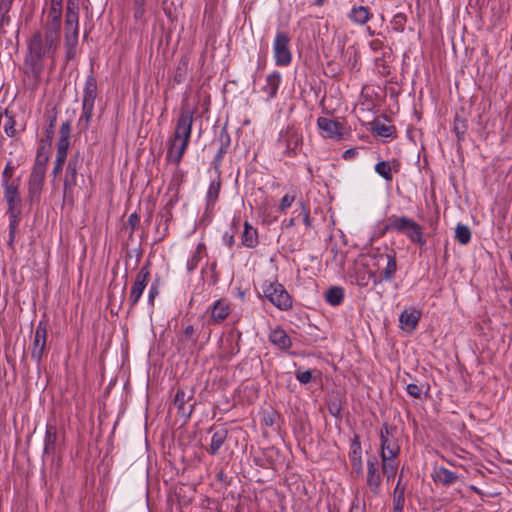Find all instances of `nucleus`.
<instances>
[{"mask_svg": "<svg viewBox=\"0 0 512 512\" xmlns=\"http://www.w3.org/2000/svg\"><path fill=\"white\" fill-rule=\"evenodd\" d=\"M59 33L55 26H45L36 32L28 43L25 57V74L37 82L46 65L54 67L55 55L59 45Z\"/></svg>", "mask_w": 512, "mask_h": 512, "instance_id": "obj_1", "label": "nucleus"}, {"mask_svg": "<svg viewBox=\"0 0 512 512\" xmlns=\"http://www.w3.org/2000/svg\"><path fill=\"white\" fill-rule=\"evenodd\" d=\"M193 121L194 111L189 108H183L177 119L174 133L168 140L166 158L169 162L176 165L181 162L190 142Z\"/></svg>", "mask_w": 512, "mask_h": 512, "instance_id": "obj_2", "label": "nucleus"}, {"mask_svg": "<svg viewBox=\"0 0 512 512\" xmlns=\"http://www.w3.org/2000/svg\"><path fill=\"white\" fill-rule=\"evenodd\" d=\"M395 428L383 425L380 429V457L382 473L387 481L393 479L398 469L400 445L394 434Z\"/></svg>", "mask_w": 512, "mask_h": 512, "instance_id": "obj_3", "label": "nucleus"}, {"mask_svg": "<svg viewBox=\"0 0 512 512\" xmlns=\"http://www.w3.org/2000/svg\"><path fill=\"white\" fill-rule=\"evenodd\" d=\"M385 231H396L404 234L410 242L423 247L426 244L421 225L406 216L391 215Z\"/></svg>", "mask_w": 512, "mask_h": 512, "instance_id": "obj_4", "label": "nucleus"}, {"mask_svg": "<svg viewBox=\"0 0 512 512\" xmlns=\"http://www.w3.org/2000/svg\"><path fill=\"white\" fill-rule=\"evenodd\" d=\"M79 15L74 1L69 0L65 19V46L68 60L74 58L78 44Z\"/></svg>", "mask_w": 512, "mask_h": 512, "instance_id": "obj_5", "label": "nucleus"}, {"mask_svg": "<svg viewBox=\"0 0 512 512\" xmlns=\"http://www.w3.org/2000/svg\"><path fill=\"white\" fill-rule=\"evenodd\" d=\"M262 292L263 296L281 311H288L293 306L292 297L277 281H265L262 284Z\"/></svg>", "mask_w": 512, "mask_h": 512, "instance_id": "obj_6", "label": "nucleus"}, {"mask_svg": "<svg viewBox=\"0 0 512 512\" xmlns=\"http://www.w3.org/2000/svg\"><path fill=\"white\" fill-rule=\"evenodd\" d=\"M289 44V36L284 32L278 31L273 41L274 61L277 66L285 67L292 62V52Z\"/></svg>", "mask_w": 512, "mask_h": 512, "instance_id": "obj_7", "label": "nucleus"}, {"mask_svg": "<svg viewBox=\"0 0 512 512\" xmlns=\"http://www.w3.org/2000/svg\"><path fill=\"white\" fill-rule=\"evenodd\" d=\"M317 127L324 138L339 141L344 136V122L339 119L328 117H319L317 119Z\"/></svg>", "mask_w": 512, "mask_h": 512, "instance_id": "obj_8", "label": "nucleus"}, {"mask_svg": "<svg viewBox=\"0 0 512 512\" xmlns=\"http://www.w3.org/2000/svg\"><path fill=\"white\" fill-rule=\"evenodd\" d=\"M303 142L302 133L295 128H288L280 133L278 144L283 147V152L287 156H292L297 153Z\"/></svg>", "mask_w": 512, "mask_h": 512, "instance_id": "obj_9", "label": "nucleus"}, {"mask_svg": "<svg viewBox=\"0 0 512 512\" xmlns=\"http://www.w3.org/2000/svg\"><path fill=\"white\" fill-rule=\"evenodd\" d=\"M47 161V155H42L41 153H38L37 164L34 166L28 182V192L31 197L39 194L42 188L45 177V164Z\"/></svg>", "mask_w": 512, "mask_h": 512, "instance_id": "obj_10", "label": "nucleus"}, {"mask_svg": "<svg viewBox=\"0 0 512 512\" xmlns=\"http://www.w3.org/2000/svg\"><path fill=\"white\" fill-rule=\"evenodd\" d=\"M48 333V323L46 320H40L34 334V340L31 347V357L36 361L40 362L46 349Z\"/></svg>", "mask_w": 512, "mask_h": 512, "instance_id": "obj_11", "label": "nucleus"}, {"mask_svg": "<svg viewBox=\"0 0 512 512\" xmlns=\"http://www.w3.org/2000/svg\"><path fill=\"white\" fill-rule=\"evenodd\" d=\"M149 276H150L149 265L142 266L140 268L139 272L137 273L134 283L131 287V291H130V295H129V302H130L131 306H135L139 302V300L148 284Z\"/></svg>", "mask_w": 512, "mask_h": 512, "instance_id": "obj_12", "label": "nucleus"}, {"mask_svg": "<svg viewBox=\"0 0 512 512\" xmlns=\"http://www.w3.org/2000/svg\"><path fill=\"white\" fill-rule=\"evenodd\" d=\"M421 310L410 307L405 309L399 316L400 327L406 332H413L421 318Z\"/></svg>", "mask_w": 512, "mask_h": 512, "instance_id": "obj_13", "label": "nucleus"}, {"mask_svg": "<svg viewBox=\"0 0 512 512\" xmlns=\"http://www.w3.org/2000/svg\"><path fill=\"white\" fill-rule=\"evenodd\" d=\"M381 475L378 468V459L371 456L367 460V485L373 493L380 490Z\"/></svg>", "mask_w": 512, "mask_h": 512, "instance_id": "obj_14", "label": "nucleus"}, {"mask_svg": "<svg viewBox=\"0 0 512 512\" xmlns=\"http://www.w3.org/2000/svg\"><path fill=\"white\" fill-rule=\"evenodd\" d=\"M2 187L8 210L21 209V197L19 194L20 182L5 183Z\"/></svg>", "mask_w": 512, "mask_h": 512, "instance_id": "obj_15", "label": "nucleus"}, {"mask_svg": "<svg viewBox=\"0 0 512 512\" xmlns=\"http://www.w3.org/2000/svg\"><path fill=\"white\" fill-rule=\"evenodd\" d=\"M431 477L434 482L444 486H449L457 482L459 476L442 466H435L431 473Z\"/></svg>", "mask_w": 512, "mask_h": 512, "instance_id": "obj_16", "label": "nucleus"}, {"mask_svg": "<svg viewBox=\"0 0 512 512\" xmlns=\"http://www.w3.org/2000/svg\"><path fill=\"white\" fill-rule=\"evenodd\" d=\"M270 343L281 350H288L292 346V341L286 331L280 327L272 329L268 335Z\"/></svg>", "mask_w": 512, "mask_h": 512, "instance_id": "obj_17", "label": "nucleus"}, {"mask_svg": "<svg viewBox=\"0 0 512 512\" xmlns=\"http://www.w3.org/2000/svg\"><path fill=\"white\" fill-rule=\"evenodd\" d=\"M281 74L279 72H272L266 77V83L262 87L263 93L266 94V101H270L277 96L279 86L281 84Z\"/></svg>", "mask_w": 512, "mask_h": 512, "instance_id": "obj_18", "label": "nucleus"}, {"mask_svg": "<svg viewBox=\"0 0 512 512\" xmlns=\"http://www.w3.org/2000/svg\"><path fill=\"white\" fill-rule=\"evenodd\" d=\"M375 172L381 176L387 183H391L393 180V172L399 171V162L393 161H379L375 167Z\"/></svg>", "mask_w": 512, "mask_h": 512, "instance_id": "obj_19", "label": "nucleus"}, {"mask_svg": "<svg viewBox=\"0 0 512 512\" xmlns=\"http://www.w3.org/2000/svg\"><path fill=\"white\" fill-rule=\"evenodd\" d=\"M97 97V81L93 75H89L86 79L84 89H83V100L82 103L85 104L88 108L90 104H95V100Z\"/></svg>", "mask_w": 512, "mask_h": 512, "instance_id": "obj_20", "label": "nucleus"}, {"mask_svg": "<svg viewBox=\"0 0 512 512\" xmlns=\"http://www.w3.org/2000/svg\"><path fill=\"white\" fill-rule=\"evenodd\" d=\"M220 193V182L212 181L206 192V209L205 215L210 217L213 214L215 204L218 200Z\"/></svg>", "mask_w": 512, "mask_h": 512, "instance_id": "obj_21", "label": "nucleus"}, {"mask_svg": "<svg viewBox=\"0 0 512 512\" xmlns=\"http://www.w3.org/2000/svg\"><path fill=\"white\" fill-rule=\"evenodd\" d=\"M62 15V0H51L49 12L47 14V22L45 26H55L60 30Z\"/></svg>", "mask_w": 512, "mask_h": 512, "instance_id": "obj_22", "label": "nucleus"}, {"mask_svg": "<svg viewBox=\"0 0 512 512\" xmlns=\"http://www.w3.org/2000/svg\"><path fill=\"white\" fill-rule=\"evenodd\" d=\"M80 163L79 159L77 157L72 158L69 160L67 168H66V174L64 178V188L65 190L72 189L77 182V172L79 169Z\"/></svg>", "mask_w": 512, "mask_h": 512, "instance_id": "obj_23", "label": "nucleus"}, {"mask_svg": "<svg viewBox=\"0 0 512 512\" xmlns=\"http://www.w3.org/2000/svg\"><path fill=\"white\" fill-rule=\"evenodd\" d=\"M57 443V427L55 424L47 423L44 438V454H54Z\"/></svg>", "mask_w": 512, "mask_h": 512, "instance_id": "obj_24", "label": "nucleus"}, {"mask_svg": "<svg viewBox=\"0 0 512 512\" xmlns=\"http://www.w3.org/2000/svg\"><path fill=\"white\" fill-rule=\"evenodd\" d=\"M348 17L353 23L357 25H364L371 19L372 14L367 7L355 5L351 8Z\"/></svg>", "mask_w": 512, "mask_h": 512, "instance_id": "obj_25", "label": "nucleus"}, {"mask_svg": "<svg viewBox=\"0 0 512 512\" xmlns=\"http://www.w3.org/2000/svg\"><path fill=\"white\" fill-rule=\"evenodd\" d=\"M241 242L247 248H254L258 244L257 230L249 222L244 223Z\"/></svg>", "mask_w": 512, "mask_h": 512, "instance_id": "obj_26", "label": "nucleus"}, {"mask_svg": "<svg viewBox=\"0 0 512 512\" xmlns=\"http://www.w3.org/2000/svg\"><path fill=\"white\" fill-rule=\"evenodd\" d=\"M387 264L381 273L382 281H391L397 271V262L395 252L388 253L385 255Z\"/></svg>", "mask_w": 512, "mask_h": 512, "instance_id": "obj_27", "label": "nucleus"}, {"mask_svg": "<svg viewBox=\"0 0 512 512\" xmlns=\"http://www.w3.org/2000/svg\"><path fill=\"white\" fill-rule=\"evenodd\" d=\"M226 439L227 431L225 429L216 430L212 435L208 452L212 455L217 454L222 445L225 443Z\"/></svg>", "mask_w": 512, "mask_h": 512, "instance_id": "obj_28", "label": "nucleus"}, {"mask_svg": "<svg viewBox=\"0 0 512 512\" xmlns=\"http://www.w3.org/2000/svg\"><path fill=\"white\" fill-rule=\"evenodd\" d=\"M229 315V305L222 300L214 303L211 310V317L215 322L223 321Z\"/></svg>", "mask_w": 512, "mask_h": 512, "instance_id": "obj_29", "label": "nucleus"}, {"mask_svg": "<svg viewBox=\"0 0 512 512\" xmlns=\"http://www.w3.org/2000/svg\"><path fill=\"white\" fill-rule=\"evenodd\" d=\"M344 299V289L338 286L331 287L325 294V300L332 306H338Z\"/></svg>", "mask_w": 512, "mask_h": 512, "instance_id": "obj_30", "label": "nucleus"}, {"mask_svg": "<svg viewBox=\"0 0 512 512\" xmlns=\"http://www.w3.org/2000/svg\"><path fill=\"white\" fill-rule=\"evenodd\" d=\"M405 504V489L400 486L398 481L393 494V512H403Z\"/></svg>", "mask_w": 512, "mask_h": 512, "instance_id": "obj_31", "label": "nucleus"}, {"mask_svg": "<svg viewBox=\"0 0 512 512\" xmlns=\"http://www.w3.org/2000/svg\"><path fill=\"white\" fill-rule=\"evenodd\" d=\"M350 460L352 467L360 473L362 471V458H361V446L358 440H354L352 443V449L350 452Z\"/></svg>", "mask_w": 512, "mask_h": 512, "instance_id": "obj_32", "label": "nucleus"}, {"mask_svg": "<svg viewBox=\"0 0 512 512\" xmlns=\"http://www.w3.org/2000/svg\"><path fill=\"white\" fill-rule=\"evenodd\" d=\"M205 251V246L202 243H199L195 249V251L192 253V255L187 260V270L189 272L195 270L197 266L199 265L200 261L203 258Z\"/></svg>", "mask_w": 512, "mask_h": 512, "instance_id": "obj_33", "label": "nucleus"}, {"mask_svg": "<svg viewBox=\"0 0 512 512\" xmlns=\"http://www.w3.org/2000/svg\"><path fill=\"white\" fill-rule=\"evenodd\" d=\"M455 239L461 244L466 245L471 240V230L465 225L458 223L455 228Z\"/></svg>", "mask_w": 512, "mask_h": 512, "instance_id": "obj_34", "label": "nucleus"}, {"mask_svg": "<svg viewBox=\"0 0 512 512\" xmlns=\"http://www.w3.org/2000/svg\"><path fill=\"white\" fill-rule=\"evenodd\" d=\"M14 172L15 166L13 165L12 161H9L2 172L1 184L5 185V183L20 182V178H13Z\"/></svg>", "mask_w": 512, "mask_h": 512, "instance_id": "obj_35", "label": "nucleus"}, {"mask_svg": "<svg viewBox=\"0 0 512 512\" xmlns=\"http://www.w3.org/2000/svg\"><path fill=\"white\" fill-rule=\"evenodd\" d=\"M69 144V139L65 136L58 139L56 157L59 158V162L66 161Z\"/></svg>", "mask_w": 512, "mask_h": 512, "instance_id": "obj_36", "label": "nucleus"}, {"mask_svg": "<svg viewBox=\"0 0 512 512\" xmlns=\"http://www.w3.org/2000/svg\"><path fill=\"white\" fill-rule=\"evenodd\" d=\"M295 198L296 195L294 192L285 194L280 201V205L278 207L279 212L286 213L287 209L292 206Z\"/></svg>", "mask_w": 512, "mask_h": 512, "instance_id": "obj_37", "label": "nucleus"}, {"mask_svg": "<svg viewBox=\"0 0 512 512\" xmlns=\"http://www.w3.org/2000/svg\"><path fill=\"white\" fill-rule=\"evenodd\" d=\"M9 215V230H16L20 221L21 209L7 210Z\"/></svg>", "mask_w": 512, "mask_h": 512, "instance_id": "obj_38", "label": "nucleus"}, {"mask_svg": "<svg viewBox=\"0 0 512 512\" xmlns=\"http://www.w3.org/2000/svg\"><path fill=\"white\" fill-rule=\"evenodd\" d=\"M186 392L184 389H178L175 395L174 404L180 410L184 411L185 403H186Z\"/></svg>", "mask_w": 512, "mask_h": 512, "instance_id": "obj_39", "label": "nucleus"}, {"mask_svg": "<svg viewBox=\"0 0 512 512\" xmlns=\"http://www.w3.org/2000/svg\"><path fill=\"white\" fill-rule=\"evenodd\" d=\"M457 137L460 139L464 136L466 132V124L463 120H461L459 117H456L454 119V127H453Z\"/></svg>", "mask_w": 512, "mask_h": 512, "instance_id": "obj_40", "label": "nucleus"}, {"mask_svg": "<svg viewBox=\"0 0 512 512\" xmlns=\"http://www.w3.org/2000/svg\"><path fill=\"white\" fill-rule=\"evenodd\" d=\"M374 131L377 135L385 138L391 136L392 134V128L386 124H376Z\"/></svg>", "mask_w": 512, "mask_h": 512, "instance_id": "obj_41", "label": "nucleus"}, {"mask_svg": "<svg viewBox=\"0 0 512 512\" xmlns=\"http://www.w3.org/2000/svg\"><path fill=\"white\" fill-rule=\"evenodd\" d=\"M406 391L410 396L414 398H420L422 394V388L414 383L408 384L406 387Z\"/></svg>", "mask_w": 512, "mask_h": 512, "instance_id": "obj_42", "label": "nucleus"}, {"mask_svg": "<svg viewBox=\"0 0 512 512\" xmlns=\"http://www.w3.org/2000/svg\"><path fill=\"white\" fill-rule=\"evenodd\" d=\"M4 131L9 137H13L16 133L15 121L12 117L8 118V121L4 125Z\"/></svg>", "mask_w": 512, "mask_h": 512, "instance_id": "obj_43", "label": "nucleus"}, {"mask_svg": "<svg viewBox=\"0 0 512 512\" xmlns=\"http://www.w3.org/2000/svg\"><path fill=\"white\" fill-rule=\"evenodd\" d=\"M311 378H312V375H311V371L309 370H305V371H300L296 374V379L302 383V384H307L311 381Z\"/></svg>", "mask_w": 512, "mask_h": 512, "instance_id": "obj_44", "label": "nucleus"}, {"mask_svg": "<svg viewBox=\"0 0 512 512\" xmlns=\"http://www.w3.org/2000/svg\"><path fill=\"white\" fill-rule=\"evenodd\" d=\"M93 110L94 105L90 104V107L88 108L85 104L82 103V118H85V120L88 122L93 116Z\"/></svg>", "mask_w": 512, "mask_h": 512, "instance_id": "obj_45", "label": "nucleus"}, {"mask_svg": "<svg viewBox=\"0 0 512 512\" xmlns=\"http://www.w3.org/2000/svg\"><path fill=\"white\" fill-rule=\"evenodd\" d=\"M369 46L373 52H379L383 48L384 43L381 39L375 38L370 41Z\"/></svg>", "mask_w": 512, "mask_h": 512, "instance_id": "obj_46", "label": "nucleus"}, {"mask_svg": "<svg viewBox=\"0 0 512 512\" xmlns=\"http://www.w3.org/2000/svg\"><path fill=\"white\" fill-rule=\"evenodd\" d=\"M158 286L156 284H152L149 288L148 292V301L149 304L153 305L155 297L158 295Z\"/></svg>", "mask_w": 512, "mask_h": 512, "instance_id": "obj_47", "label": "nucleus"}, {"mask_svg": "<svg viewBox=\"0 0 512 512\" xmlns=\"http://www.w3.org/2000/svg\"><path fill=\"white\" fill-rule=\"evenodd\" d=\"M70 124L68 122H65L61 125L60 128V137H67L69 139L70 136Z\"/></svg>", "mask_w": 512, "mask_h": 512, "instance_id": "obj_48", "label": "nucleus"}, {"mask_svg": "<svg viewBox=\"0 0 512 512\" xmlns=\"http://www.w3.org/2000/svg\"><path fill=\"white\" fill-rule=\"evenodd\" d=\"M64 163H65V161H60L59 162V158L56 157L55 166L53 168V173H54L55 176L60 174V172L62 171Z\"/></svg>", "mask_w": 512, "mask_h": 512, "instance_id": "obj_49", "label": "nucleus"}, {"mask_svg": "<svg viewBox=\"0 0 512 512\" xmlns=\"http://www.w3.org/2000/svg\"><path fill=\"white\" fill-rule=\"evenodd\" d=\"M16 230H9V239H8V246L13 248L15 236H16Z\"/></svg>", "mask_w": 512, "mask_h": 512, "instance_id": "obj_50", "label": "nucleus"}, {"mask_svg": "<svg viewBox=\"0 0 512 512\" xmlns=\"http://www.w3.org/2000/svg\"><path fill=\"white\" fill-rule=\"evenodd\" d=\"M12 2L13 0H2L0 10H4L5 12H7Z\"/></svg>", "mask_w": 512, "mask_h": 512, "instance_id": "obj_51", "label": "nucleus"}, {"mask_svg": "<svg viewBox=\"0 0 512 512\" xmlns=\"http://www.w3.org/2000/svg\"><path fill=\"white\" fill-rule=\"evenodd\" d=\"M195 330H194V327L192 325H188L185 329H184V334L187 336V337H192L193 334H194Z\"/></svg>", "mask_w": 512, "mask_h": 512, "instance_id": "obj_52", "label": "nucleus"}, {"mask_svg": "<svg viewBox=\"0 0 512 512\" xmlns=\"http://www.w3.org/2000/svg\"><path fill=\"white\" fill-rule=\"evenodd\" d=\"M303 220L306 225H309V210L303 208Z\"/></svg>", "mask_w": 512, "mask_h": 512, "instance_id": "obj_53", "label": "nucleus"}, {"mask_svg": "<svg viewBox=\"0 0 512 512\" xmlns=\"http://www.w3.org/2000/svg\"><path fill=\"white\" fill-rule=\"evenodd\" d=\"M239 352V346L238 344H235L234 347H232L229 355H228V358H231L233 355L237 354Z\"/></svg>", "mask_w": 512, "mask_h": 512, "instance_id": "obj_54", "label": "nucleus"}, {"mask_svg": "<svg viewBox=\"0 0 512 512\" xmlns=\"http://www.w3.org/2000/svg\"><path fill=\"white\" fill-rule=\"evenodd\" d=\"M139 220L138 216L133 213L129 216V223L134 225Z\"/></svg>", "mask_w": 512, "mask_h": 512, "instance_id": "obj_55", "label": "nucleus"}, {"mask_svg": "<svg viewBox=\"0 0 512 512\" xmlns=\"http://www.w3.org/2000/svg\"><path fill=\"white\" fill-rule=\"evenodd\" d=\"M355 154V151L353 149H349V150H346L343 154V157L345 159H348L350 158L351 156H353Z\"/></svg>", "mask_w": 512, "mask_h": 512, "instance_id": "obj_56", "label": "nucleus"}, {"mask_svg": "<svg viewBox=\"0 0 512 512\" xmlns=\"http://www.w3.org/2000/svg\"><path fill=\"white\" fill-rule=\"evenodd\" d=\"M350 512H363V509L359 505H352Z\"/></svg>", "mask_w": 512, "mask_h": 512, "instance_id": "obj_57", "label": "nucleus"}, {"mask_svg": "<svg viewBox=\"0 0 512 512\" xmlns=\"http://www.w3.org/2000/svg\"><path fill=\"white\" fill-rule=\"evenodd\" d=\"M225 239H227V244L229 246H231L233 244V241H234V238L232 235H230L229 237H227L226 235L224 236Z\"/></svg>", "mask_w": 512, "mask_h": 512, "instance_id": "obj_58", "label": "nucleus"}, {"mask_svg": "<svg viewBox=\"0 0 512 512\" xmlns=\"http://www.w3.org/2000/svg\"><path fill=\"white\" fill-rule=\"evenodd\" d=\"M326 0H314V4L316 6H323V4L325 3Z\"/></svg>", "mask_w": 512, "mask_h": 512, "instance_id": "obj_59", "label": "nucleus"}, {"mask_svg": "<svg viewBox=\"0 0 512 512\" xmlns=\"http://www.w3.org/2000/svg\"><path fill=\"white\" fill-rule=\"evenodd\" d=\"M141 15H142V12H141L140 10H137V11L135 12V17H136V18H140V17H141Z\"/></svg>", "mask_w": 512, "mask_h": 512, "instance_id": "obj_60", "label": "nucleus"}, {"mask_svg": "<svg viewBox=\"0 0 512 512\" xmlns=\"http://www.w3.org/2000/svg\"><path fill=\"white\" fill-rule=\"evenodd\" d=\"M294 223V219L292 218L290 221H289V225H293Z\"/></svg>", "mask_w": 512, "mask_h": 512, "instance_id": "obj_61", "label": "nucleus"}]
</instances>
